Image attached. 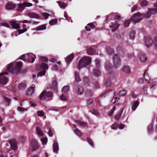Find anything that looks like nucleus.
<instances>
[{
  "instance_id": "nucleus-1",
  "label": "nucleus",
  "mask_w": 157,
  "mask_h": 157,
  "mask_svg": "<svg viewBox=\"0 0 157 157\" xmlns=\"http://www.w3.org/2000/svg\"><path fill=\"white\" fill-rule=\"evenodd\" d=\"M157 13V8L149 9L146 13L141 14L140 13L137 12L133 14L132 17H131V21L134 23H136L141 21L142 20L141 16L145 18H148L151 15V14Z\"/></svg>"
},
{
  "instance_id": "nucleus-2",
  "label": "nucleus",
  "mask_w": 157,
  "mask_h": 157,
  "mask_svg": "<svg viewBox=\"0 0 157 157\" xmlns=\"http://www.w3.org/2000/svg\"><path fill=\"white\" fill-rule=\"evenodd\" d=\"M22 64L21 62H18L17 63L15 67H13V63H11L7 66V71L12 74L16 75L19 73L21 71Z\"/></svg>"
},
{
  "instance_id": "nucleus-3",
  "label": "nucleus",
  "mask_w": 157,
  "mask_h": 157,
  "mask_svg": "<svg viewBox=\"0 0 157 157\" xmlns=\"http://www.w3.org/2000/svg\"><path fill=\"white\" fill-rule=\"evenodd\" d=\"M48 64L44 63H43L41 64L37 65L36 67L37 69L40 70H43V71L38 73L37 77H40L44 75L46 73V71L45 70L48 69Z\"/></svg>"
},
{
  "instance_id": "nucleus-4",
  "label": "nucleus",
  "mask_w": 157,
  "mask_h": 157,
  "mask_svg": "<svg viewBox=\"0 0 157 157\" xmlns=\"http://www.w3.org/2000/svg\"><path fill=\"white\" fill-rule=\"evenodd\" d=\"M91 62V58L89 57H86L82 59L79 61L78 67L80 70L83 67H86L89 65Z\"/></svg>"
},
{
  "instance_id": "nucleus-5",
  "label": "nucleus",
  "mask_w": 157,
  "mask_h": 157,
  "mask_svg": "<svg viewBox=\"0 0 157 157\" xmlns=\"http://www.w3.org/2000/svg\"><path fill=\"white\" fill-rule=\"evenodd\" d=\"M52 96V92L51 91L47 92L46 90H44L41 93L39 97V98L40 100H42L43 99H45L47 98L51 97Z\"/></svg>"
},
{
  "instance_id": "nucleus-6",
  "label": "nucleus",
  "mask_w": 157,
  "mask_h": 157,
  "mask_svg": "<svg viewBox=\"0 0 157 157\" xmlns=\"http://www.w3.org/2000/svg\"><path fill=\"white\" fill-rule=\"evenodd\" d=\"M32 6V4L31 3L24 2L23 3L17 4L18 8L16 10L18 11H21L24 10L25 7H29Z\"/></svg>"
},
{
  "instance_id": "nucleus-7",
  "label": "nucleus",
  "mask_w": 157,
  "mask_h": 157,
  "mask_svg": "<svg viewBox=\"0 0 157 157\" xmlns=\"http://www.w3.org/2000/svg\"><path fill=\"white\" fill-rule=\"evenodd\" d=\"M113 63L114 67L117 68L119 67L121 64V59L118 56L117 54L114 55L113 57Z\"/></svg>"
},
{
  "instance_id": "nucleus-8",
  "label": "nucleus",
  "mask_w": 157,
  "mask_h": 157,
  "mask_svg": "<svg viewBox=\"0 0 157 157\" xmlns=\"http://www.w3.org/2000/svg\"><path fill=\"white\" fill-rule=\"evenodd\" d=\"M8 73L7 71L2 72L0 73V84H6L8 82V79L5 76H3L5 75H7Z\"/></svg>"
},
{
  "instance_id": "nucleus-9",
  "label": "nucleus",
  "mask_w": 157,
  "mask_h": 157,
  "mask_svg": "<svg viewBox=\"0 0 157 157\" xmlns=\"http://www.w3.org/2000/svg\"><path fill=\"white\" fill-rule=\"evenodd\" d=\"M11 148L14 151L16 150L17 148V142L14 139H11L9 140Z\"/></svg>"
},
{
  "instance_id": "nucleus-10",
  "label": "nucleus",
  "mask_w": 157,
  "mask_h": 157,
  "mask_svg": "<svg viewBox=\"0 0 157 157\" xmlns=\"http://www.w3.org/2000/svg\"><path fill=\"white\" fill-rule=\"evenodd\" d=\"M48 88H51L53 89L54 91L56 93L58 92L57 82L56 80H54L52 81V83L49 86H47Z\"/></svg>"
},
{
  "instance_id": "nucleus-11",
  "label": "nucleus",
  "mask_w": 157,
  "mask_h": 157,
  "mask_svg": "<svg viewBox=\"0 0 157 157\" xmlns=\"http://www.w3.org/2000/svg\"><path fill=\"white\" fill-rule=\"evenodd\" d=\"M145 44L147 47H150L153 44V40L149 36H146L144 38Z\"/></svg>"
},
{
  "instance_id": "nucleus-12",
  "label": "nucleus",
  "mask_w": 157,
  "mask_h": 157,
  "mask_svg": "<svg viewBox=\"0 0 157 157\" xmlns=\"http://www.w3.org/2000/svg\"><path fill=\"white\" fill-rule=\"evenodd\" d=\"M31 145L32 146V151H33L36 150L39 147V145L37 141L34 139L32 140L31 141Z\"/></svg>"
},
{
  "instance_id": "nucleus-13",
  "label": "nucleus",
  "mask_w": 157,
  "mask_h": 157,
  "mask_svg": "<svg viewBox=\"0 0 157 157\" xmlns=\"http://www.w3.org/2000/svg\"><path fill=\"white\" fill-rule=\"evenodd\" d=\"M35 87V85L34 84H32L31 86L27 90L26 93V95L29 96L32 95L34 92Z\"/></svg>"
},
{
  "instance_id": "nucleus-14",
  "label": "nucleus",
  "mask_w": 157,
  "mask_h": 157,
  "mask_svg": "<svg viewBox=\"0 0 157 157\" xmlns=\"http://www.w3.org/2000/svg\"><path fill=\"white\" fill-rule=\"evenodd\" d=\"M28 61L33 63L36 58V56L33 54L29 53L27 55Z\"/></svg>"
},
{
  "instance_id": "nucleus-15",
  "label": "nucleus",
  "mask_w": 157,
  "mask_h": 157,
  "mask_svg": "<svg viewBox=\"0 0 157 157\" xmlns=\"http://www.w3.org/2000/svg\"><path fill=\"white\" fill-rule=\"evenodd\" d=\"M119 25L118 21H116L112 23V25H109V27L112 29V31L114 32L118 28Z\"/></svg>"
},
{
  "instance_id": "nucleus-16",
  "label": "nucleus",
  "mask_w": 157,
  "mask_h": 157,
  "mask_svg": "<svg viewBox=\"0 0 157 157\" xmlns=\"http://www.w3.org/2000/svg\"><path fill=\"white\" fill-rule=\"evenodd\" d=\"M10 24L12 26V27L13 29H19L20 28V25L18 23L13 21H11L10 22Z\"/></svg>"
},
{
  "instance_id": "nucleus-17",
  "label": "nucleus",
  "mask_w": 157,
  "mask_h": 157,
  "mask_svg": "<svg viewBox=\"0 0 157 157\" xmlns=\"http://www.w3.org/2000/svg\"><path fill=\"white\" fill-rule=\"evenodd\" d=\"M27 15L31 18L39 19L40 18V16L38 14L34 13H27Z\"/></svg>"
},
{
  "instance_id": "nucleus-18",
  "label": "nucleus",
  "mask_w": 157,
  "mask_h": 157,
  "mask_svg": "<svg viewBox=\"0 0 157 157\" xmlns=\"http://www.w3.org/2000/svg\"><path fill=\"white\" fill-rule=\"evenodd\" d=\"M93 75L96 77H99L101 75V73L98 68L94 69L93 70Z\"/></svg>"
},
{
  "instance_id": "nucleus-19",
  "label": "nucleus",
  "mask_w": 157,
  "mask_h": 157,
  "mask_svg": "<svg viewBox=\"0 0 157 157\" xmlns=\"http://www.w3.org/2000/svg\"><path fill=\"white\" fill-rule=\"evenodd\" d=\"M74 57V55L73 53H72L69 56L66 57V61L67 64L69 63L72 60Z\"/></svg>"
},
{
  "instance_id": "nucleus-20",
  "label": "nucleus",
  "mask_w": 157,
  "mask_h": 157,
  "mask_svg": "<svg viewBox=\"0 0 157 157\" xmlns=\"http://www.w3.org/2000/svg\"><path fill=\"white\" fill-rule=\"evenodd\" d=\"M147 70L145 71L144 74V79H145V81L146 82V83L147 84H149V82L148 81L150 80V77L148 75V74L147 73Z\"/></svg>"
},
{
  "instance_id": "nucleus-21",
  "label": "nucleus",
  "mask_w": 157,
  "mask_h": 157,
  "mask_svg": "<svg viewBox=\"0 0 157 157\" xmlns=\"http://www.w3.org/2000/svg\"><path fill=\"white\" fill-rule=\"evenodd\" d=\"M75 122L78 125L80 126L83 127H86L87 125V124L86 123L81 122L79 121L76 120L75 121Z\"/></svg>"
},
{
  "instance_id": "nucleus-22",
  "label": "nucleus",
  "mask_w": 157,
  "mask_h": 157,
  "mask_svg": "<svg viewBox=\"0 0 157 157\" xmlns=\"http://www.w3.org/2000/svg\"><path fill=\"white\" fill-rule=\"evenodd\" d=\"M53 151L54 152H57L59 151V145L57 142H55L53 145Z\"/></svg>"
},
{
  "instance_id": "nucleus-23",
  "label": "nucleus",
  "mask_w": 157,
  "mask_h": 157,
  "mask_svg": "<svg viewBox=\"0 0 157 157\" xmlns=\"http://www.w3.org/2000/svg\"><path fill=\"white\" fill-rule=\"evenodd\" d=\"M122 71L125 73L128 74L130 72V70L129 67L127 66H124L122 69Z\"/></svg>"
},
{
  "instance_id": "nucleus-24",
  "label": "nucleus",
  "mask_w": 157,
  "mask_h": 157,
  "mask_svg": "<svg viewBox=\"0 0 157 157\" xmlns=\"http://www.w3.org/2000/svg\"><path fill=\"white\" fill-rule=\"evenodd\" d=\"M77 90L76 91V93L79 94H81L83 91L84 89L83 88L81 87L78 84L77 85Z\"/></svg>"
},
{
  "instance_id": "nucleus-25",
  "label": "nucleus",
  "mask_w": 157,
  "mask_h": 157,
  "mask_svg": "<svg viewBox=\"0 0 157 157\" xmlns=\"http://www.w3.org/2000/svg\"><path fill=\"white\" fill-rule=\"evenodd\" d=\"M140 58L141 62H144L147 59L145 55L143 53H141L140 54Z\"/></svg>"
},
{
  "instance_id": "nucleus-26",
  "label": "nucleus",
  "mask_w": 157,
  "mask_h": 157,
  "mask_svg": "<svg viewBox=\"0 0 157 157\" xmlns=\"http://www.w3.org/2000/svg\"><path fill=\"white\" fill-rule=\"evenodd\" d=\"M15 7V5L11 2L7 3L6 6V8L8 9H13Z\"/></svg>"
},
{
  "instance_id": "nucleus-27",
  "label": "nucleus",
  "mask_w": 157,
  "mask_h": 157,
  "mask_svg": "<svg viewBox=\"0 0 157 157\" xmlns=\"http://www.w3.org/2000/svg\"><path fill=\"white\" fill-rule=\"evenodd\" d=\"M106 51L107 53L109 55H111L114 53L113 49L110 47L106 48Z\"/></svg>"
},
{
  "instance_id": "nucleus-28",
  "label": "nucleus",
  "mask_w": 157,
  "mask_h": 157,
  "mask_svg": "<svg viewBox=\"0 0 157 157\" xmlns=\"http://www.w3.org/2000/svg\"><path fill=\"white\" fill-rule=\"evenodd\" d=\"M139 102L138 101H135L132 105V109L133 111H135L139 104Z\"/></svg>"
},
{
  "instance_id": "nucleus-29",
  "label": "nucleus",
  "mask_w": 157,
  "mask_h": 157,
  "mask_svg": "<svg viewBox=\"0 0 157 157\" xmlns=\"http://www.w3.org/2000/svg\"><path fill=\"white\" fill-rule=\"evenodd\" d=\"M147 84H146L145 86H144L142 90V93L146 95L148 94V93L147 91V89L148 88L147 86Z\"/></svg>"
},
{
  "instance_id": "nucleus-30",
  "label": "nucleus",
  "mask_w": 157,
  "mask_h": 157,
  "mask_svg": "<svg viewBox=\"0 0 157 157\" xmlns=\"http://www.w3.org/2000/svg\"><path fill=\"white\" fill-rule=\"evenodd\" d=\"M74 132L75 134L79 136L80 137L82 135V133L78 128H76L74 129Z\"/></svg>"
},
{
  "instance_id": "nucleus-31",
  "label": "nucleus",
  "mask_w": 157,
  "mask_h": 157,
  "mask_svg": "<svg viewBox=\"0 0 157 157\" xmlns=\"http://www.w3.org/2000/svg\"><path fill=\"white\" fill-rule=\"evenodd\" d=\"M57 2L58 4L60 7L61 8L64 9L67 6L66 4L64 2H62L61 1H57Z\"/></svg>"
},
{
  "instance_id": "nucleus-32",
  "label": "nucleus",
  "mask_w": 157,
  "mask_h": 157,
  "mask_svg": "<svg viewBox=\"0 0 157 157\" xmlns=\"http://www.w3.org/2000/svg\"><path fill=\"white\" fill-rule=\"evenodd\" d=\"M105 68L109 73L112 70V67L109 63H106L105 66Z\"/></svg>"
},
{
  "instance_id": "nucleus-33",
  "label": "nucleus",
  "mask_w": 157,
  "mask_h": 157,
  "mask_svg": "<svg viewBox=\"0 0 157 157\" xmlns=\"http://www.w3.org/2000/svg\"><path fill=\"white\" fill-rule=\"evenodd\" d=\"M123 109H122L119 112L117 113V115L115 116L114 118L117 120H118L121 117V115L123 112Z\"/></svg>"
},
{
  "instance_id": "nucleus-34",
  "label": "nucleus",
  "mask_w": 157,
  "mask_h": 157,
  "mask_svg": "<svg viewBox=\"0 0 157 157\" xmlns=\"http://www.w3.org/2000/svg\"><path fill=\"white\" fill-rule=\"evenodd\" d=\"M46 26L45 25H43L38 26L36 28V30H43L46 29Z\"/></svg>"
},
{
  "instance_id": "nucleus-35",
  "label": "nucleus",
  "mask_w": 157,
  "mask_h": 157,
  "mask_svg": "<svg viewBox=\"0 0 157 157\" xmlns=\"http://www.w3.org/2000/svg\"><path fill=\"white\" fill-rule=\"evenodd\" d=\"M36 130L37 133L38 135H40L41 136H43L44 134L43 132L39 127H37L36 128Z\"/></svg>"
},
{
  "instance_id": "nucleus-36",
  "label": "nucleus",
  "mask_w": 157,
  "mask_h": 157,
  "mask_svg": "<svg viewBox=\"0 0 157 157\" xmlns=\"http://www.w3.org/2000/svg\"><path fill=\"white\" fill-rule=\"evenodd\" d=\"M94 52V50L91 47L89 48L87 50V53L89 55H93Z\"/></svg>"
},
{
  "instance_id": "nucleus-37",
  "label": "nucleus",
  "mask_w": 157,
  "mask_h": 157,
  "mask_svg": "<svg viewBox=\"0 0 157 157\" xmlns=\"http://www.w3.org/2000/svg\"><path fill=\"white\" fill-rule=\"evenodd\" d=\"M75 81L77 82H79L81 81L79 74L77 72L75 73Z\"/></svg>"
},
{
  "instance_id": "nucleus-38",
  "label": "nucleus",
  "mask_w": 157,
  "mask_h": 157,
  "mask_svg": "<svg viewBox=\"0 0 157 157\" xmlns=\"http://www.w3.org/2000/svg\"><path fill=\"white\" fill-rule=\"evenodd\" d=\"M58 22V20L57 19H53L49 22V24L50 25H52L57 24Z\"/></svg>"
},
{
  "instance_id": "nucleus-39",
  "label": "nucleus",
  "mask_w": 157,
  "mask_h": 157,
  "mask_svg": "<svg viewBox=\"0 0 157 157\" xmlns=\"http://www.w3.org/2000/svg\"><path fill=\"white\" fill-rule=\"evenodd\" d=\"M129 37L132 40H133L134 39L135 37V32L134 30H132L131 31Z\"/></svg>"
},
{
  "instance_id": "nucleus-40",
  "label": "nucleus",
  "mask_w": 157,
  "mask_h": 157,
  "mask_svg": "<svg viewBox=\"0 0 157 157\" xmlns=\"http://www.w3.org/2000/svg\"><path fill=\"white\" fill-rule=\"evenodd\" d=\"M26 87V84L24 83H21L19 84L18 88L19 89H22L25 88Z\"/></svg>"
},
{
  "instance_id": "nucleus-41",
  "label": "nucleus",
  "mask_w": 157,
  "mask_h": 157,
  "mask_svg": "<svg viewBox=\"0 0 157 157\" xmlns=\"http://www.w3.org/2000/svg\"><path fill=\"white\" fill-rule=\"evenodd\" d=\"M69 89V86H66L63 87L62 89L63 92L66 93L68 91Z\"/></svg>"
},
{
  "instance_id": "nucleus-42",
  "label": "nucleus",
  "mask_w": 157,
  "mask_h": 157,
  "mask_svg": "<svg viewBox=\"0 0 157 157\" xmlns=\"http://www.w3.org/2000/svg\"><path fill=\"white\" fill-rule=\"evenodd\" d=\"M126 91L125 90H123L120 91L118 93V95L120 96H124L125 95Z\"/></svg>"
},
{
  "instance_id": "nucleus-43",
  "label": "nucleus",
  "mask_w": 157,
  "mask_h": 157,
  "mask_svg": "<svg viewBox=\"0 0 157 157\" xmlns=\"http://www.w3.org/2000/svg\"><path fill=\"white\" fill-rule=\"evenodd\" d=\"M3 99L6 103V105H7L8 106H9L10 104V100L9 99L6 98V97H4L3 98Z\"/></svg>"
},
{
  "instance_id": "nucleus-44",
  "label": "nucleus",
  "mask_w": 157,
  "mask_h": 157,
  "mask_svg": "<svg viewBox=\"0 0 157 157\" xmlns=\"http://www.w3.org/2000/svg\"><path fill=\"white\" fill-rule=\"evenodd\" d=\"M140 4L142 6H145L148 5V3L147 1L144 0L141 2Z\"/></svg>"
},
{
  "instance_id": "nucleus-45",
  "label": "nucleus",
  "mask_w": 157,
  "mask_h": 157,
  "mask_svg": "<svg viewBox=\"0 0 157 157\" xmlns=\"http://www.w3.org/2000/svg\"><path fill=\"white\" fill-rule=\"evenodd\" d=\"M41 141L43 145H46L48 142V139L47 137H44L42 138Z\"/></svg>"
},
{
  "instance_id": "nucleus-46",
  "label": "nucleus",
  "mask_w": 157,
  "mask_h": 157,
  "mask_svg": "<svg viewBox=\"0 0 157 157\" xmlns=\"http://www.w3.org/2000/svg\"><path fill=\"white\" fill-rule=\"evenodd\" d=\"M116 109V107L115 106H113V108L110 110V112H109L108 115L111 116L113 113L114 111Z\"/></svg>"
},
{
  "instance_id": "nucleus-47",
  "label": "nucleus",
  "mask_w": 157,
  "mask_h": 157,
  "mask_svg": "<svg viewBox=\"0 0 157 157\" xmlns=\"http://www.w3.org/2000/svg\"><path fill=\"white\" fill-rule=\"evenodd\" d=\"M131 20H128L125 21L124 23V26L125 27H128L130 23Z\"/></svg>"
},
{
  "instance_id": "nucleus-48",
  "label": "nucleus",
  "mask_w": 157,
  "mask_h": 157,
  "mask_svg": "<svg viewBox=\"0 0 157 157\" xmlns=\"http://www.w3.org/2000/svg\"><path fill=\"white\" fill-rule=\"evenodd\" d=\"M153 125L151 124H150L148 127V130L149 132H151L153 131Z\"/></svg>"
},
{
  "instance_id": "nucleus-49",
  "label": "nucleus",
  "mask_w": 157,
  "mask_h": 157,
  "mask_svg": "<svg viewBox=\"0 0 157 157\" xmlns=\"http://www.w3.org/2000/svg\"><path fill=\"white\" fill-rule=\"evenodd\" d=\"M86 94L89 96H92L93 94V91L90 90L88 89L86 91Z\"/></svg>"
},
{
  "instance_id": "nucleus-50",
  "label": "nucleus",
  "mask_w": 157,
  "mask_h": 157,
  "mask_svg": "<svg viewBox=\"0 0 157 157\" xmlns=\"http://www.w3.org/2000/svg\"><path fill=\"white\" fill-rule=\"evenodd\" d=\"M154 44L155 48L157 50V36H156L154 39Z\"/></svg>"
},
{
  "instance_id": "nucleus-51",
  "label": "nucleus",
  "mask_w": 157,
  "mask_h": 157,
  "mask_svg": "<svg viewBox=\"0 0 157 157\" xmlns=\"http://www.w3.org/2000/svg\"><path fill=\"white\" fill-rule=\"evenodd\" d=\"M92 113L97 116H98L99 114V112L97 110L93 109L92 110L90 111Z\"/></svg>"
},
{
  "instance_id": "nucleus-52",
  "label": "nucleus",
  "mask_w": 157,
  "mask_h": 157,
  "mask_svg": "<svg viewBox=\"0 0 157 157\" xmlns=\"http://www.w3.org/2000/svg\"><path fill=\"white\" fill-rule=\"evenodd\" d=\"M40 60L42 61H47L48 59L45 57L41 56L40 57Z\"/></svg>"
},
{
  "instance_id": "nucleus-53",
  "label": "nucleus",
  "mask_w": 157,
  "mask_h": 157,
  "mask_svg": "<svg viewBox=\"0 0 157 157\" xmlns=\"http://www.w3.org/2000/svg\"><path fill=\"white\" fill-rule=\"evenodd\" d=\"M45 19H47L50 14L46 13H42Z\"/></svg>"
},
{
  "instance_id": "nucleus-54",
  "label": "nucleus",
  "mask_w": 157,
  "mask_h": 157,
  "mask_svg": "<svg viewBox=\"0 0 157 157\" xmlns=\"http://www.w3.org/2000/svg\"><path fill=\"white\" fill-rule=\"evenodd\" d=\"M87 141L88 143L91 146H93V144L91 140L89 137H87Z\"/></svg>"
},
{
  "instance_id": "nucleus-55",
  "label": "nucleus",
  "mask_w": 157,
  "mask_h": 157,
  "mask_svg": "<svg viewBox=\"0 0 157 157\" xmlns=\"http://www.w3.org/2000/svg\"><path fill=\"white\" fill-rule=\"evenodd\" d=\"M95 62L97 67L99 68L100 67V60L97 59L95 60Z\"/></svg>"
},
{
  "instance_id": "nucleus-56",
  "label": "nucleus",
  "mask_w": 157,
  "mask_h": 157,
  "mask_svg": "<svg viewBox=\"0 0 157 157\" xmlns=\"http://www.w3.org/2000/svg\"><path fill=\"white\" fill-rule=\"evenodd\" d=\"M111 84V83L110 80H108L106 81L105 85L106 87H108L110 86Z\"/></svg>"
},
{
  "instance_id": "nucleus-57",
  "label": "nucleus",
  "mask_w": 157,
  "mask_h": 157,
  "mask_svg": "<svg viewBox=\"0 0 157 157\" xmlns=\"http://www.w3.org/2000/svg\"><path fill=\"white\" fill-rule=\"evenodd\" d=\"M18 110L21 112H23L25 111V110H27V109H25L24 108L21 107H19L18 108Z\"/></svg>"
},
{
  "instance_id": "nucleus-58",
  "label": "nucleus",
  "mask_w": 157,
  "mask_h": 157,
  "mask_svg": "<svg viewBox=\"0 0 157 157\" xmlns=\"http://www.w3.org/2000/svg\"><path fill=\"white\" fill-rule=\"evenodd\" d=\"M27 29L25 28L23 29L18 30V31L19 32V34H21L26 32L27 31Z\"/></svg>"
},
{
  "instance_id": "nucleus-59",
  "label": "nucleus",
  "mask_w": 157,
  "mask_h": 157,
  "mask_svg": "<svg viewBox=\"0 0 157 157\" xmlns=\"http://www.w3.org/2000/svg\"><path fill=\"white\" fill-rule=\"evenodd\" d=\"M118 126V124L116 123H115L112 125L111 128L113 129H115L117 128Z\"/></svg>"
},
{
  "instance_id": "nucleus-60",
  "label": "nucleus",
  "mask_w": 157,
  "mask_h": 157,
  "mask_svg": "<svg viewBox=\"0 0 157 157\" xmlns=\"http://www.w3.org/2000/svg\"><path fill=\"white\" fill-rule=\"evenodd\" d=\"M21 59L24 61H27V57L26 56V55L24 54L20 56Z\"/></svg>"
},
{
  "instance_id": "nucleus-61",
  "label": "nucleus",
  "mask_w": 157,
  "mask_h": 157,
  "mask_svg": "<svg viewBox=\"0 0 157 157\" xmlns=\"http://www.w3.org/2000/svg\"><path fill=\"white\" fill-rule=\"evenodd\" d=\"M93 102V100L92 99H89L87 101V106H88L92 104Z\"/></svg>"
},
{
  "instance_id": "nucleus-62",
  "label": "nucleus",
  "mask_w": 157,
  "mask_h": 157,
  "mask_svg": "<svg viewBox=\"0 0 157 157\" xmlns=\"http://www.w3.org/2000/svg\"><path fill=\"white\" fill-rule=\"evenodd\" d=\"M138 82L140 84L144 83L146 85L147 84V83H146L145 81H144L143 79L142 78H140L139 79Z\"/></svg>"
},
{
  "instance_id": "nucleus-63",
  "label": "nucleus",
  "mask_w": 157,
  "mask_h": 157,
  "mask_svg": "<svg viewBox=\"0 0 157 157\" xmlns=\"http://www.w3.org/2000/svg\"><path fill=\"white\" fill-rule=\"evenodd\" d=\"M37 113L38 116L43 117L44 115V112L43 111H38Z\"/></svg>"
},
{
  "instance_id": "nucleus-64",
  "label": "nucleus",
  "mask_w": 157,
  "mask_h": 157,
  "mask_svg": "<svg viewBox=\"0 0 157 157\" xmlns=\"http://www.w3.org/2000/svg\"><path fill=\"white\" fill-rule=\"evenodd\" d=\"M87 25L90 26L92 29H94L95 26L93 23H89L87 24Z\"/></svg>"
}]
</instances>
